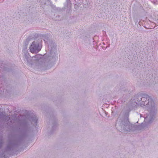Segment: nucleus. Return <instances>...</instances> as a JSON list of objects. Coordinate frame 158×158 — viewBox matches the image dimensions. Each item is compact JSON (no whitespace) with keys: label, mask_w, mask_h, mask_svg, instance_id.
<instances>
[{"label":"nucleus","mask_w":158,"mask_h":158,"mask_svg":"<svg viewBox=\"0 0 158 158\" xmlns=\"http://www.w3.org/2000/svg\"><path fill=\"white\" fill-rule=\"evenodd\" d=\"M37 49V47L35 45V42H34L32 43V44L30 47V50L31 52L34 53L35 52V50Z\"/></svg>","instance_id":"obj_1"}]
</instances>
